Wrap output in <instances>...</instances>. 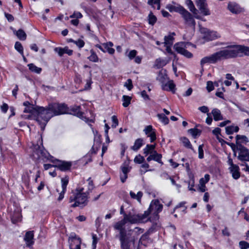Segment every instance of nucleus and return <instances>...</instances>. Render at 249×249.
<instances>
[{
    "label": "nucleus",
    "mask_w": 249,
    "mask_h": 249,
    "mask_svg": "<svg viewBox=\"0 0 249 249\" xmlns=\"http://www.w3.org/2000/svg\"><path fill=\"white\" fill-rule=\"evenodd\" d=\"M40 112L41 115L43 116L41 130H43L52 117L66 114L68 112V107L65 104L52 103L49 104L46 108L42 107Z\"/></svg>",
    "instance_id": "1"
},
{
    "label": "nucleus",
    "mask_w": 249,
    "mask_h": 249,
    "mask_svg": "<svg viewBox=\"0 0 249 249\" xmlns=\"http://www.w3.org/2000/svg\"><path fill=\"white\" fill-rule=\"evenodd\" d=\"M126 223V221L124 218L113 225L114 229L119 232V237L122 249H128L129 237L128 236L129 234H127L125 229V225Z\"/></svg>",
    "instance_id": "2"
},
{
    "label": "nucleus",
    "mask_w": 249,
    "mask_h": 249,
    "mask_svg": "<svg viewBox=\"0 0 249 249\" xmlns=\"http://www.w3.org/2000/svg\"><path fill=\"white\" fill-rule=\"evenodd\" d=\"M42 108L41 107H33L32 106L26 107L24 110V113L21 115L24 119H35L38 123L41 128L43 116L40 112Z\"/></svg>",
    "instance_id": "3"
},
{
    "label": "nucleus",
    "mask_w": 249,
    "mask_h": 249,
    "mask_svg": "<svg viewBox=\"0 0 249 249\" xmlns=\"http://www.w3.org/2000/svg\"><path fill=\"white\" fill-rule=\"evenodd\" d=\"M84 188L79 187L76 189V193L70 197V202L74 201L71 205L72 207L85 205L88 201V192H84Z\"/></svg>",
    "instance_id": "4"
},
{
    "label": "nucleus",
    "mask_w": 249,
    "mask_h": 249,
    "mask_svg": "<svg viewBox=\"0 0 249 249\" xmlns=\"http://www.w3.org/2000/svg\"><path fill=\"white\" fill-rule=\"evenodd\" d=\"M221 60L239 57L238 45H231L218 51Z\"/></svg>",
    "instance_id": "5"
},
{
    "label": "nucleus",
    "mask_w": 249,
    "mask_h": 249,
    "mask_svg": "<svg viewBox=\"0 0 249 249\" xmlns=\"http://www.w3.org/2000/svg\"><path fill=\"white\" fill-rule=\"evenodd\" d=\"M149 215V212L146 211L143 214H132L130 213L128 214H124V218L126 222H129L131 224H136L138 223H143L148 221L147 219Z\"/></svg>",
    "instance_id": "6"
},
{
    "label": "nucleus",
    "mask_w": 249,
    "mask_h": 249,
    "mask_svg": "<svg viewBox=\"0 0 249 249\" xmlns=\"http://www.w3.org/2000/svg\"><path fill=\"white\" fill-rule=\"evenodd\" d=\"M227 162L229 166L228 169L232 177L234 179H238L240 177V168L238 165L233 163V160L230 155L228 157Z\"/></svg>",
    "instance_id": "7"
},
{
    "label": "nucleus",
    "mask_w": 249,
    "mask_h": 249,
    "mask_svg": "<svg viewBox=\"0 0 249 249\" xmlns=\"http://www.w3.org/2000/svg\"><path fill=\"white\" fill-rule=\"evenodd\" d=\"M221 61L219 52H216L211 55L203 57L200 60V65L202 67L206 64H216Z\"/></svg>",
    "instance_id": "8"
},
{
    "label": "nucleus",
    "mask_w": 249,
    "mask_h": 249,
    "mask_svg": "<svg viewBox=\"0 0 249 249\" xmlns=\"http://www.w3.org/2000/svg\"><path fill=\"white\" fill-rule=\"evenodd\" d=\"M186 43L185 42H178L174 46V49L185 57L190 58L193 57V54L186 50Z\"/></svg>",
    "instance_id": "9"
},
{
    "label": "nucleus",
    "mask_w": 249,
    "mask_h": 249,
    "mask_svg": "<svg viewBox=\"0 0 249 249\" xmlns=\"http://www.w3.org/2000/svg\"><path fill=\"white\" fill-rule=\"evenodd\" d=\"M69 243L70 249H81V240L75 233H72L70 235L69 238Z\"/></svg>",
    "instance_id": "10"
},
{
    "label": "nucleus",
    "mask_w": 249,
    "mask_h": 249,
    "mask_svg": "<svg viewBox=\"0 0 249 249\" xmlns=\"http://www.w3.org/2000/svg\"><path fill=\"white\" fill-rule=\"evenodd\" d=\"M237 150L238 151L237 159L239 160L249 161V151L246 147L244 146H239Z\"/></svg>",
    "instance_id": "11"
},
{
    "label": "nucleus",
    "mask_w": 249,
    "mask_h": 249,
    "mask_svg": "<svg viewBox=\"0 0 249 249\" xmlns=\"http://www.w3.org/2000/svg\"><path fill=\"white\" fill-rule=\"evenodd\" d=\"M162 207L163 206L160 203L159 200L157 199L153 200L147 211L149 212V214L150 213L153 212L154 214L157 215L158 213L162 211Z\"/></svg>",
    "instance_id": "12"
},
{
    "label": "nucleus",
    "mask_w": 249,
    "mask_h": 249,
    "mask_svg": "<svg viewBox=\"0 0 249 249\" xmlns=\"http://www.w3.org/2000/svg\"><path fill=\"white\" fill-rule=\"evenodd\" d=\"M180 14L182 15L186 24L189 26L195 27L196 22L192 15L184 8Z\"/></svg>",
    "instance_id": "13"
},
{
    "label": "nucleus",
    "mask_w": 249,
    "mask_h": 249,
    "mask_svg": "<svg viewBox=\"0 0 249 249\" xmlns=\"http://www.w3.org/2000/svg\"><path fill=\"white\" fill-rule=\"evenodd\" d=\"M143 131L147 137H150V142H152L156 139L155 130L153 128L152 125H148L144 129Z\"/></svg>",
    "instance_id": "14"
},
{
    "label": "nucleus",
    "mask_w": 249,
    "mask_h": 249,
    "mask_svg": "<svg viewBox=\"0 0 249 249\" xmlns=\"http://www.w3.org/2000/svg\"><path fill=\"white\" fill-rule=\"evenodd\" d=\"M228 9L232 14H237L242 11V8L234 2H229L228 5Z\"/></svg>",
    "instance_id": "15"
},
{
    "label": "nucleus",
    "mask_w": 249,
    "mask_h": 249,
    "mask_svg": "<svg viewBox=\"0 0 249 249\" xmlns=\"http://www.w3.org/2000/svg\"><path fill=\"white\" fill-rule=\"evenodd\" d=\"M66 114L75 115L81 119L83 118V113L80 111V106H74L71 108L68 107V112Z\"/></svg>",
    "instance_id": "16"
},
{
    "label": "nucleus",
    "mask_w": 249,
    "mask_h": 249,
    "mask_svg": "<svg viewBox=\"0 0 249 249\" xmlns=\"http://www.w3.org/2000/svg\"><path fill=\"white\" fill-rule=\"evenodd\" d=\"M34 232L33 231H28L26 232L24 237V240L26 243V245L28 247L32 246L34 243Z\"/></svg>",
    "instance_id": "17"
},
{
    "label": "nucleus",
    "mask_w": 249,
    "mask_h": 249,
    "mask_svg": "<svg viewBox=\"0 0 249 249\" xmlns=\"http://www.w3.org/2000/svg\"><path fill=\"white\" fill-rule=\"evenodd\" d=\"M54 51L58 53L59 56H62L65 53L71 56L73 53V51L69 49L68 47H65L64 48L56 47L54 48Z\"/></svg>",
    "instance_id": "18"
},
{
    "label": "nucleus",
    "mask_w": 249,
    "mask_h": 249,
    "mask_svg": "<svg viewBox=\"0 0 249 249\" xmlns=\"http://www.w3.org/2000/svg\"><path fill=\"white\" fill-rule=\"evenodd\" d=\"M162 156L161 154H159L157 152V151H154L152 153H151L150 155L147 158L146 160L147 161L149 162L152 160L156 161L159 163L162 164L163 162L161 161Z\"/></svg>",
    "instance_id": "19"
},
{
    "label": "nucleus",
    "mask_w": 249,
    "mask_h": 249,
    "mask_svg": "<svg viewBox=\"0 0 249 249\" xmlns=\"http://www.w3.org/2000/svg\"><path fill=\"white\" fill-rule=\"evenodd\" d=\"M71 162L64 161H60L55 165L56 167L62 171L69 170L71 168Z\"/></svg>",
    "instance_id": "20"
},
{
    "label": "nucleus",
    "mask_w": 249,
    "mask_h": 249,
    "mask_svg": "<svg viewBox=\"0 0 249 249\" xmlns=\"http://www.w3.org/2000/svg\"><path fill=\"white\" fill-rule=\"evenodd\" d=\"M220 36L219 34L217 32L209 30L206 35H204L203 38L206 41H210L218 38Z\"/></svg>",
    "instance_id": "21"
},
{
    "label": "nucleus",
    "mask_w": 249,
    "mask_h": 249,
    "mask_svg": "<svg viewBox=\"0 0 249 249\" xmlns=\"http://www.w3.org/2000/svg\"><path fill=\"white\" fill-rule=\"evenodd\" d=\"M249 142V139L246 136L237 135L236 136L237 148H238L239 146H243L242 144H247Z\"/></svg>",
    "instance_id": "22"
},
{
    "label": "nucleus",
    "mask_w": 249,
    "mask_h": 249,
    "mask_svg": "<svg viewBox=\"0 0 249 249\" xmlns=\"http://www.w3.org/2000/svg\"><path fill=\"white\" fill-rule=\"evenodd\" d=\"M162 89L164 90L170 91L175 93L176 91L175 85L172 80L168 81L167 83L161 85Z\"/></svg>",
    "instance_id": "23"
},
{
    "label": "nucleus",
    "mask_w": 249,
    "mask_h": 249,
    "mask_svg": "<svg viewBox=\"0 0 249 249\" xmlns=\"http://www.w3.org/2000/svg\"><path fill=\"white\" fill-rule=\"evenodd\" d=\"M166 8L168 9L170 12H176L180 14L184 9V8L182 6L178 4L176 5L175 3H174V4H167L166 6Z\"/></svg>",
    "instance_id": "24"
},
{
    "label": "nucleus",
    "mask_w": 249,
    "mask_h": 249,
    "mask_svg": "<svg viewBox=\"0 0 249 249\" xmlns=\"http://www.w3.org/2000/svg\"><path fill=\"white\" fill-rule=\"evenodd\" d=\"M186 3L190 10L195 15V17L197 19H201V17L197 15V10L195 8L193 1L191 0H186Z\"/></svg>",
    "instance_id": "25"
},
{
    "label": "nucleus",
    "mask_w": 249,
    "mask_h": 249,
    "mask_svg": "<svg viewBox=\"0 0 249 249\" xmlns=\"http://www.w3.org/2000/svg\"><path fill=\"white\" fill-rule=\"evenodd\" d=\"M239 57L244 55L249 56V47L244 45H238Z\"/></svg>",
    "instance_id": "26"
},
{
    "label": "nucleus",
    "mask_w": 249,
    "mask_h": 249,
    "mask_svg": "<svg viewBox=\"0 0 249 249\" xmlns=\"http://www.w3.org/2000/svg\"><path fill=\"white\" fill-rule=\"evenodd\" d=\"M212 114L213 117V119L215 121L222 120L223 116L221 113V111L217 108H214L212 111Z\"/></svg>",
    "instance_id": "27"
},
{
    "label": "nucleus",
    "mask_w": 249,
    "mask_h": 249,
    "mask_svg": "<svg viewBox=\"0 0 249 249\" xmlns=\"http://www.w3.org/2000/svg\"><path fill=\"white\" fill-rule=\"evenodd\" d=\"M175 35L174 33L169 35L168 36L164 37V42L163 43L164 45H172L174 40V36Z\"/></svg>",
    "instance_id": "28"
},
{
    "label": "nucleus",
    "mask_w": 249,
    "mask_h": 249,
    "mask_svg": "<svg viewBox=\"0 0 249 249\" xmlns=\"http://www.w3.org/2000/svg\"><path fill=\"white\" fill-rule=\"evenodd\" d=\"M143 144V140L141 138L137 139L134 144V145L131 147V149L134 151L138 150Z\"/></svg>",
    "instance_id": "29"
},
{
    "label": "nucleus",
    "mask_w": 249,
    "mask_h": 249,
    "mask_svg": "<svg viewBox=\"0 0 249 249\" xmlns=\"http://www.w3.org/2000/svg\"><path fill=\"white\" fill-rule=\"evenodd\" d=\"M35 154H36L37 157L36 158L39 159L41 157H46L45 151L42 149L39 145L37 146L36 148V151L34 152Z\"/></svg>",
    "instance_id": "30"
},
{
    "label": "nucleus",
    "mask_w": 249,
    "mask_h": 249,
    "mask_svg": "<svg viewBox=\"0 0 249 249\" xmlns=\"http://www.w3.org/2000/svg\"><path fill=\"white\" fill-rule=\"evenodd\" d=\"M239 127L237 126L231 125L225 128L226 132L228 135H231L234 132H237L239 131Z\"/></svg>",
    "instance_id": "31"
},
{
    "label": "nucleus",
    "mask_w": 249,
    "mask_h": 249,
    "mask_svg": "<svg viewBox=\"0 0 249 249\" xmlns=\"http://www.w3.org/2000/svg\"><path fill=\"white\" fill-rule=\"evenodd\" d=\"M201 13L204 16H208L210 15V12L208 9L207 4H201L197 6Z\"/></svg>",
    "instance_id": "32"
},
{
    "label": "nucleus",
    "mask_w": 249,
    "mask_h": 249,
    "mask_svg": "<svg viewBox=\"0 0 249 249\" xmlns=\"http://www.w3.org/2000/svg\"><path fill=\"white\" fill-rule=\"evenodd\" d=\"M103 45L106 49V52L107 51L109 54H112L115 52V50L111 48L113 46V43L109 42L106 43H104Z\"/></svg>",
    "instance_id": "33"
},
{
    "label": "nucleus",
    "mask_w": 249,
    "mask_h": 249,
    "mask_svg": "<svg viewBox=\"0 0 249 249\" xmlns=\"http://www.w3.org/2000/svg\"><path fill=\"white\" fill-rule=\"evenodd\" d=\"M28 67H29L30 71L39 74L42 71V69L41 68L37 67L33 63L29 64L28 65Z\"/></svg>",
    "instance_id": "34"
},
{
    "label": "nucleus",
    "mask_w": 249,
    "mask_h": 249,
    "mask_svg": "<svg viewBox=\"0 0 249 249\" xmlns=\"http://www.w3.org/2000/svg\"><path fill=\"white\" fill-rule=\"evenodd\" d=\"M155 145L153 144H147L146 147L143 149V153L145 155L152 153L154 151Z\"/></svg>",
    "instance_id": "35"
},
{
    "label": "nucleus",
    "mask_w": 249,
    "mask_h": 249,
    "mask_svg": "<svg viewBox=\"0 0 249 249\" xmlns=\"http://www.w3.org/2000/svg\"><path fill=\"white\" fill-rule=\"evenodd\" d=\"M130 196L133 199H136L139 202H141V198L142 196V193L141 191H139L137 193V194H135V193H134L132 191L130 192Z\"/></svg>",
    "instance_id": "36"
},
{
    "label": "nucleus",
    "mask_w": 249,
    "mask_h": 249,
    "mask_svg": "<svg viewBox=\"0 0 249 249\" xmlns=\"http://www.w3.org/2000/svg\"><path fill=\"white\" fill-rule=\"evenodd\" d=\"M148 4L157 10L160 9V0H148Z\"/></svg>",
    "instance_id": "37"
},
{
    "label": "nucleus",
    "mask_w": 249,
    "mask_h": 249,
    "mask_svg": "<svg viewBox=\"0 0 249 249\" xmlns=\"http://www.w3.org/2000/svg\"><path fill=\"white\" fill-rule=\"evenodd\" d=\"M158 79L162 85L164 84L168 80L167 75L162 72H160Z\"/></svg>",
    "instance_id": "38"
},
{
    "label": "nucleus",
    "mask_w": 249,
    "mask_h": 249,
    "mask_svg": "<svg viewBox=\"0 0 249 249\" xmlns=\"http://www.w3.org/2000/svg\"><path fill=\"white\" fill-rule=\"evenodd\" d=\"M16 35L18 38L21 40H25L26 39V34L22 29H19L17 31L16 33Z\"/></svg>",
    "instance_id": "39"
},
{
    "label": "nucleus",
    "mask_w": 249,
    "mask_h": 249,
    "mask_svg": "<svg viewBox=\"0 0 249 249\" xmlns=\"http://www.w3.org/2000/svg\"><path fill=\"white\" fill-rule=\"evenodd\" d=\"M180 140L185 147L187 148L193 149L192 145L188 138L183 137L180 139Z\"/></svg>",
    "instance_id": "40"
},
{
    "label": "nucleus",
    "mask_w": 249,
    "mask_h": 249,
    "mask_svg": "<svg viewBox=\"0 0 249 249\" xmlns=\"http://www.w3.org/2000/svg\"><path fill=\"white\" fill-rule=\"evenodd\" d=\"M168 62V60L159 58L156 60V63L158 67L160 68L165 66Z\"/></svg>",
    "instance_id": "41"
},
{
    "label": "nucleus",
    "mask_w": 249,
    "mask_h": 249,
    "mask_svg": "<svg viewBox=\"0 0 249 249\" xmlns=\"http://www.w3.org/2000/svg\"><path fill=\"white\" fill-rule=\"evenodd\" d=\"M90 55L88 57V59L89 61L93 62H97L99 60V58L96 53L92 50H90Z\"/></svg>",
    "instance_id": "42"
},
{
    "label": "nucleus",
    "mask_w": 249,
    "mask_h": 249,
    "mask_svg": "<svg viewBox=\"0 0 249 249\" xmlns=\"http://www.w3.org/2000/svg\"><path fill=\"white\" fill-rule=\"evenodd\" d=\"M157 116L160 121L164 124H167L169 123L168 118L163 114H158Z\"/></svg>",
    "instance_id": "43"
},
{
    "label": "nucleus",
    "mask_w": 249,
    "mask_h": 249,
    "mask_svg": "<svg viewBox=\"0 0 249 249\" xmlns=\"http://www.w3.org/2000/svg\"><path fill=\"white\" fill-rule=\"evenodd\" d=\"M188 132L194 138H196L197 136L200 135L201 133V131L197 128H191L188 130Z\"/></svg>",
    "instance_id": "44"
},
{
    "label": "nucleus",
    "mask_w": 249,
    "mask_h": 249,
    "mask_svg": "<svg viewBox=\"0 0 249 249\" xmlns=\"http://www.w3.org/2000/svg\"><path fill=\"white\" fill-rule=\"evenodd\" d=\"M131 99V98L130 97L127 96V95H123V106L125 107H127L130 104Z\"/></svg>",
    "instance_id": "45"
},
{
    "label": "nucleus",
    "mask_w": 249,
    "mask_h": 249,
    "mask_svg": "<svg viewBox=\"0 0 249 249\" xmlns=\"http://www.w3.org/2000/svg\"><path fill=\"white\" fill-rule=\"evenodd\" d=\"M15 48L22 55H23V48L19 42L17 41L15 43Z\"/></svg>",
    "instance_id": "46"
},
{
    "label": "nucleus",
    "mask_w": 249,
    "mask_h": 249,
    "mask_svg": "<svg viewBox=\"0 0 249 249\" xmlns=\"http://www.w3.org/2000/svg\"><path fill=\"white\" fill-rule=\"evenodd\" d=\"M210 176L209 174H205L204 178H201L199 181V185H205L210 180Z\"/></svg>",
    "instance_id": "47"
},
{
    "label": "nucleus",
    "mask_w": 249,
    "mask_h": 249,
    "mask_svg": "<svg viewBox=\"0 0 249 249\" xmlns=\"http://www.w3.org/2000/svg\"><path fill=\"white\" fill-rule=\"evenodd\" d=\"M11 220L13 223L16 224L21 221V216L19 213H16L12 217Z\"/></svg>",
    "instance_id": "48"
},
{
    "label": "nucleus",
    "mask_w": 249,
    "mask_h": 249,
    "mask_svg": "<svg viewBox=\"0 0 249 249\" xmlns=\"http://www.w3.org/2000/svg\"><path fill=\"white\" fill-rule=\"evenodd\" d=\"M131 167L129 166L128 163H125L121 166L122 173L127 174L130 171Z\"/></svg>",
    "instance_id": "49"
},
{
    "label": "nucleus",
    "mask_w": 249,
    "mask_h": 249,
    "mask_svg": "<svg viewBox=\"0 0 249 249\" xmlns=\"http://www.w3.org/2000/svg\"><path fill=\"white\" fill-rule=\"evenodd\" d=\"M157 21L156 17L150 13L148 16V22L151 25H154Z\"/></svg>",
    "instance_id": "50"
},
{
    "label": "nucleus",
    "mask_w": 249,
    "mask_h": 249,
    "mask_svg": "<svg viewBox=\"0 0 249 249\" xmlns=\"http://www.w3.org/2000/svg\"><path fill=\"white\" fill-rule=\"evenodd\" d=\"M144 160V158L142 156L139 155L136 156L134 158V161L136 163L141 164L142 163Z\"/></svg>",
    "instance_id": "51"
},
{
    "label": "nucleus",
    "mask_w": 249,
    "mask_h": 249,
    "mask_svg": "<svg viewBox=\"0 0 249 249\" xmlns=\"http://www.w3.org/2000/svg\"><path fill=\"white\" fill-rule=\"evenodd\" d=\"M92 249H96V244L98 242V238L96 234H92Z\"/></svg>",
    "instance_id": "52"
},
{
    "label": "nucleus",
    "mask_w": 249,
    "mask_h": 249,
    "mask_svg": "<svg viewBox=\"0 0 249 249\" xmlns=\"http://www.w3.org/2000/svg\"><path fill=\"white\" fill-rule=\"evenodd\" d=\"M69 180L67 178H62L61 179L62 189L66 190L67 186L68 184Z\"/></svg>",
    "instance_id": "53"
},
{
    "label": "nucleus",
    "mask_w": 249,
    "mask_h": 249,
    "mask_svg": "<svg viewBox=\"0 0 249 249\" xmlns=\"http://www.w3.org/2000/svg\"><path fill=\"white\" fill-rule=\"evenodd\" d=\"M124 86L128 90H131L133 88L132 80L130 79H127Z\"/></svg>",
    "instance_id": "54"
},
{
    "label": "nucleus",
    "mask_w": 249,
    "mask_h": 249,
    "mask_svg": "<svg viewBox=\"0 0 249 249\" xmlns=\"http://www.w3.org/2000/svg\"><path fill=\"white\" fill-rule=\"evenodd\" d=\"M111 120L112 121V127L116 128V126L118 125V119L115 115H113L111 117Z\"/></svg>",
    "instance_id": "55"
},
{
    "label": "nucleus",
    "mask_w": 249,
    "mask_h": 249,
    "mask_svg": "<svg viewBox=\"0 0 249 249\" xmlns=\"http://www.w3.org/2000/svg\"><path fill=\"white\" fill-rule=\"evenodd\" d=\"M207 89L209 92H211V91L214 89V86L213 82L211 81H209L207 82Z\"/></svg>",
    "instance_id": "56"
},
{
    "label": "nucleus",
    "mask_w": 249,
    "mask_h": 249,
    "mask_svg": "<svg viewBox=\"0 0 249 249\" xmlns=\"http://www.w3.org/2000/svg\"><path fill=\"white\" fill-rule=\"evenodd\" d=\"M137 53V52L136 50H131L127 54V56L128 57L129 59L132 60L136 57Z\"/></svg>",
    "instance_id": "57"
},
{
    "label": "nucleus",
    "mask_w": 249,
    "mask_h": 249,
    "mask_svg": "<svg viewBox=\"0 0 249 249\" xmlns=\"http://www.w3.org/2000/svg\"><path fill=\"white\" fill-rule=\"evenodd\" d=\"M239 246L241 249H248L249 248V244L245 241H240Z\"/></svg>",
    "instance_id": "58"
},
{
    "label": "nucleus",
    "mask_w": 249,
    "mask_h": 249,
    "mask_svg": "<svg viewBox=\"0 0 249 249\" xmlns=\"http://www.w3.org/2000/svg\"><path fill=\"white\" fill-rule=\"evenodd\" d=\"M198 150V158L200 159H203L204 157L203 144L199 145Z\"/></svg>",
    "instance_id": "59"
},
{
    "label": "nucleus",
    "mask_w": 249,
    "mask_h": 249,
    "mask_svg": "<svg viewBox=\"0 0 249 249\" xmlns=\"http://www.w3.org/2000/svg\"><path fill=\"white\" fill-rule=\"evenodd\" d=\"M74 44H75L79 48H81L84 47L85 42L83 40L78 39L74 42Z\"/></svg>",
    "instance_id": "60"
},
{
    "label": "nucleus",
    "mask_w": 249,
    "mask_h": 249,
    "mask_svg": "<svg viewBox=\"0 0 249 249\" xmlns=\"http://www.w3.org/2000/svg\"><path fill=\"white\" fill-rule=\"evenodd\" d=\"M194 186V180L192 179L188 182V189L190 191H195V190L193 188Z\"/></svg>",
    "instance_id": "61"
},
{
    "label": "nucleus",
    "mask_w": 249,
    "mask_h": 249,
    "mask_svg": "<svg viewBox=\"0 0 249 249\" xmlns=\"http://www.w3.org/2000/svg\"><path fill=\"white\" fill-rule=\"evenodd\" d=\"M141 95L145 100H149V96L147 94L145 90H143L141 91Z\"/></svg>",
    "instance_id": "62"
},
{
    "label": "nucleus",
    "mask_w": 249,
    "mask_h": 249,
    "mask_svg": "<svg viewBox=\"0 0 249 249\" xmlns=\"http://www.w3.org/2000/svg\"><path fill=\"white\" fill-rule=\"evenodd\" d=\"M199 31L201 33V34L203 35V36L204 35H206L207 33L209 31V30L207 28L200 26L199 27Z\"/></svg>",
    "instance_id": "63"
},
{
    "label": "nucleus",
    "mask_w": 249,
    "mask_h": 249,
    "mask_svg": "<svg viewBox=\"0 0 249 249\" xmlns=\"http://www.w3.org/2000/svg\"><path fill=\"white\" fill-rule=\"evenodd\" d=\"M5 17H6V18H7V19L8 20V21L9 22H12L14 20V17L10 14H8V13H5Z\"/></svg>",
    "instance_id": "64"
}]
</instances>
